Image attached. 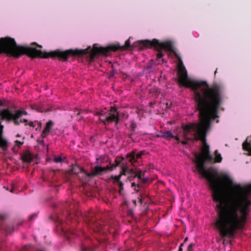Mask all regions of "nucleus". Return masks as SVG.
<instances>
[{
	"mask_svg": "<svg viewBox=\"0 0 251 251\" xmlns=\"http://www.w3.org/2000/svg\"><path fill=\"white\" fill-rule=\"evenodd\" d=\"M158 51H159L158 52V53L156 54L157 59L161 58L164 55V54L162 52H161L159 50H158Z\"/></svg>",
	"mask_w": 251,
	"mask_h": 251,
	"instance_id": "33",
	"label": "nucleus"
},
{
	"mask_svg": "<svg viewBox=\"0 0 251 251\" xmlns=\"http://www.w3.org/2000/svg\"><path fill=\"white\" fill-rule=\"evenodd\" d=\"M216 73H217V69L216 70V71H215V73H214V75H215Z\"/></svg>",
	"mask_w": 251,
	"mask_h": 251,
	"instance_id": "47",
	"label": "nucleus"
},
{
	"mask_svg": "<svg viewBox=\"0 0 251 251\" xmlns=\"http://www.w3.org/2000/svg\"><path fill=\"white\" fill-rule=\"evenodd\" d=\"M130 47V39L125 42L124 46L119 44H112L106 47H98L96 45L93 46V49L89 47L85 50H68L65 51L55 50L50 52H43L40 50L30 47V57L32 58H54L57 57L62 61H66L70 56L83 55L88 54L89 61L92 62L95 57L98 54L107 55L110 51H116L118 50H124Z\"/></svg>",
	"mask_w": 251,
	"mask_h": 251,
	"instance_id": "2",
	"label": "nucleus"
},
{
	"mask_svg": "<svg viewBox=\"0 0 251 251\" xmlns=\"http://www.w3.org/2000/svg\"><path fill=\"white\" fill-rule=\"evenodd\" d=\"M71 206H72V205H71V204H70V205H69V207H70V209H71V208H72Z\"/></svg>",
	"mask_w": 251,
	"mask_h": 251,
	"instance_id": "50",
	"label": "nucleus"
},
{
	"mask_svg": "<svg viewBox=\"0 0 251 251\" xmlns=\"http://www.w3.org/2000/svg\"><path fill=\"white\" fill-rule=\"evenodd\" d=\"M141 49L153 47L157 50H164L166 51H173V47L170 42H160L159 40L154 39L152 41L149 40H142L139 42Z\"/></svg>",
	"mask_w": 251,
	"mask_h": 251,
	"instance_id": "4",
	"label": "nucleus"
},
{
	"mask_svg": "<svg viewBox=\"0 0 251 251\" xmlns=\"http://www.w3.org/2000/svg\"><path fill=\"white\" fill-rule=\"evenodd\" d=\"M22 159L24 162L30 163L32 161V157L30 153H26L22 156Z\"/></svg>",
	"mask_w": 251,
	"mask_h": 251,
	"instance_id": "11",
	"label": "nucleus"
},
{
	"mask_svg": "<svg viewBox=\"0 0 251 251\" xmlns=\"http://www.w3.org/2000/svg\"><path fill=\"white\" fill-rule=\"evenodd\" d=\"M36 106H37L36 105L32 106V108L33 109H36L38 111H39V112H44V111H45V110L44 109V108L42 106H39V107H36Z\"/></svg>",
	"mask_w": 251,
	"mask_h": 251,
	"instance_id": "28",
	"label": "nucleus"
},
{
	"mask_svg": "<svg viewBox=\"0 0 251 251\" xmlns=\"http://www.w3.org/2000/svg\"><path fill=\"white\" fill-rule=\"evenodd\" d=\"M0 115L1 120L5 121L7 123L13 121L15 126H19L20 125V121L18 119L20 117H17V114L14 113L9 108H5L1 110L0 112Z\"/></svg>",
	"mask_w": 251,
	"mask_h": 251,
	"instance_id": "5",
	"label": "nucleus"
},
{
	"mask_svg": "<svg viewBox=\"0 0 251 251\" xmlns=\"http://www.w3.org/2000/svg\"><path fill=\"white\" fill-rule=\"evenodd\" d=\"M114 75V72H111V75H111V76H112V75Z\"/></svg>",
	"mask_w": 251,
	"mask_h": 251,
	"instance_id": "48",
	"label": "nucleus"
},
{
	"mask_svg": "<svg viewBox=\"0 0 251 251\" xmlns=\"http://www.w3.org/2000/svg\"><path fill=\"white\" fill-rule=\"evenodd\" d=\"M20 122L25 123V125H27V124L28 123V120L26 119H21Z\"/></svg>",
	"mask_w": 251,
	"mask_h": 251,
	"instance_id": "39",
	"label": "nucleus"
},
{
	"mask_svg": "<svg viewBox=\"0 0 251 251\" xmlns=\"http://www.w3.org/2000/svg\"><path fill=\"white\" fill-rule=\"evenodd\" d=\"M135 173H136V171L133 170V169L128 168L127 174H129L130 175V180H132L133 178H135Z\"/></svg>",
	"mask_w": 251,
	"mask_h": 251,
	"instance_id": "21",
	"label": "nucleus"
},
{
	"mask_svg": "<svg viewBox=\"0 0 251 251\" xmlns=\"http://www.w3.org/2000/svg\"><path fill=\"white\" fill-rule=\"evenodd\" d=\"M144 154L145 151H141L138 152L133 151L128 153L126 155V158L128 159V162L134 166V163L137 161L138 159L141 158L142 156Z\"/></svg>",
	"mask_w": 251,
	"mask_h": 251,
	"instance_id": "7",
	"label": "nucleus"
},
{
	"mask_svg": "<svg viewBox=\"0 0 251 251\" xmlns=\"http://www.w3.org/2000/svg\"><path fill=\"white\" fill-rule=\"evenodd\" d=\"M118 183L119 186V193L120 194H122L123 191L124 190V183L122 181Z\"/></svg>",
	"mask_w": 251,
	"mask_h": 251,
	"instance_id": "27",
	"label": "nucleus"
},
{
	"mask_svg": "<svg viewBox=\"0 0 251 251\" xmlns=\"http://www.w3.org/2000/svg\"><path fill=\"white\" fill-rule=\"evenodd\" d=\"M120 114H115V113H108V115L106 116V122L108 125L110 123L113 122H115V124L117 125L120 121Z\"/></svg>",
	"mask_w": 251,
	"mask_h": 251,
	"instance_id": "8",
	"label": "nucleus"
},
{
	"mask_svg": "<svg viewBox=\"0 0 251 251\" xmlns=\"http://www.w3.org/2000/svg\"><path fill=\"white\" fill-rule=\"evenodd\" d=\"M214 153H215V155L214 161L215 162H217V163L221 162V161L222 160V157L221 154L220 153H219V152L217 150H216L215 151Z\"/></svg>",
	"mask_w": 251,
	"mask_h": 251,
	"instance_id": "14",
	"label": "nucleus"
},
{
	"mask_svg": "<svg viewBox=\"0 0 251 251\" xmlns=\"http://www.w3.org/2000/svg\"><path fill=\"white\" fill-rule=\"evenodd\" d=\"M137 187L138 188V189L137 190V192L141 193V188H142V185L138 181L137 183H136L135 182H133L131 183V187Z\"/></svg>",
	"mask_w": 251,
	"mask_h": 251,
	"instance_id": "18",
	"label": "nucleus"
},
{
	"mask_svg": "<svg viewBox=\"0 0 251 251\" xmlns=\"http://www.w3.org/2000/svg\"><path fill=\"white\" fill-rule=\"evenodd\" d=\"M145 172H143L141 170H139L137 171H136L135 176V177H137L138 179L142 178V177H144L145 176Z\"/></svg>",
	"mask_w": 251,
	"mask_h": 251,
	"instance_id": "16",
	"label": "nucleus"
},
{
	"mask_svg": "<svg viewBox=\"0 0 251 251\" xmlns=\"http://www.w3.org/2000/svg\"><path fill=\"white\" fill-rule=\"evenodd\" d=\"M181 143L183 145H186L187 144V142L186 141H182Z\"/></svg>",
	"mask_w": 251,
	"mask_h": 251,
	"instance_id": "43",
	"label": "nucleus"
},
{
	"mask_svg": "<svg viewBox=\"0 0 251 251\" xmlns=\"http://www.w3.org/2000/svg\"><path fill=\"white\" fill-rule=\"evenodd\" d=\"M242 146L243 150L248 151L251 155V144L246 141L243 143Z\"/></svg>",
	"mask_w": 251,
	"mask_h": 251,
	"instance_id": "12",
	"label": "nucleus"
},
{
	"mask_svg": "<svg viewBox=\"0 0 251 251\" xmlns=\"http://www.w3.org/2000/svg\"><path fill=\"white\" fill-rule=\"evenodd\" d=\"M102 117H100L99 119V120L101 122H102L103 123V124L105 126H107L108 125V124H106V122H105L106 121V118L105 119H103L101 118Z\"/></svg>",
	"mask_w": 251,
	"mask_h": 251,
	"instance_id": "37",
	"label": "nucleus"
},
{
	"mask_svg": "<svg viewBox=\"0 0 251 251\" xmlns=\"http://www.w3.org/2000/svg\"><path fill=\"white\" fill-rule=\"evenodd\" d=\"M16 142V144L17 146H18L19 147H20L23 144V142H21L20 141H19L18 140H16L15 141Z\"/></svg>",
	"mask_w": 251,
	"mask_h": 251,
	"instance_id": "40",
	"label": "nucleus"
},
{
	"mask_svg": "<svg viewBox=\"0 0 251 251\" xmlns=\"http://www.w3.org/2000/svg\"><path fill=\"white\" fill-rule=\"evenodd\" d=\"M106 114H107V112H105L104 110L98 111L95 114L96 115L99 116L100 117H103V116H106Z\"/></svg>",
	"mask_w": 251,
	"mask_h": 251,
	"instance_id": "25",
	"label": "nucleus"
},
{
	"mask_svg": "<svg viewBox=\"0 0 251 251\" xmlns=\"http://www.w3.org/2000/svg\"><path fill=\"white\" fill-rule=\"evenodd\" d=\"M81 251H94V249L91 247H87L85 246L82 245L80 248Z\"/></svg>",
	"mask_w": 251,
	"mask_h": 251,
	"instance_id": "24",
	"label": "nucleus"
},
{
	"mask_svg": "<svg viewBox=\"0 0 251 251\" xmlns=\"http://www.w3.org/2000/svg\"><path fill=\"white\" fill-rule=\"evenodd\" d=\"M128 171V168L126 165H123L121 167V170L120 171V175H126L127 174Z\"/></svg>",
	"mask_w": 251,
	"mask_h": 251,
	"instance_id": "15",
	"label": "nucleus"
},
{
	"mask_svg": "<svg viewBox=\"0 0 251 251\" xmlns=\"http://www.w3.org/2000/svg\"><path fill=\"white\" fill-rule=\"evenodd\" d=\"M139 182L142 185V188L144 187V185H146L149 181L148 177H142V178L138 179Z\"/></svg>",
	"mask_w": 251,
	"mask_h": 251,
	"instance_id": "19",
	"label": "nucleus"
},
{
	"mask_svg": "<svg viewBox=\"0 0 251 251\" xmlns=\"http://www.w3.org/2000/svg\"><path fill=\"white\" fill-rule=\"evenodd\" d=\"M162 136L165 138H173L174 137V136L170 131H168L165 132H164L163 133Z\"/></svg>",
	"mask_w": 251,
	"mask_h": 251,
	"instance_id": "22",
	"label": "nucleus"
},
{
	"mask_svg": "<svg viewBox=\"0 0 251 251\" xmlns=\"http://www.w3.org/2000/svg\"><path fill=\"white\" fill-rule=\"evenodd\" d=\"M13 190H14V188H12V189L10 190V192H13Z\"/></svg>",
	"mask_w": 251,
	"mask_h": 251,
	"instance_id": "49",
	"label": "nucleus"
},
{
	"mask_svg": "<svg viewBox=\"0 0 251 251\" xmlns=\"http://www.w3.org/2000/svg\"><path fill=\"white\" fill-rule=\"evenodd\" d=\"M177 141L179 142V138L177 136H174V137Z\"/></svg>",
	"mask_w": 251,
	"mask_h": 251,
	"instance_id": "44",
	"label": "nucleus"
},
{
	"mask_svg": "<svg viewBox=\"0 0 251 251\" xmlns=\"http://www.w3.org/2000/svg\"><path fill=\"white\" fill-rule=\"evenodd\" d=\"M188 237H186L183 241V243H184V244L188 240Z\"/></svg>",
	"mask_w": 251,
	"mask_h": 251,
	"instance_id": "46",
	"label": "nucleus"
},
{
	"mask_svg": "<svg viewBox=\"0 0 251 251\" xmlns=\"http://www.w3.org/2000/svg\"><path fill=\"white\" fill-rule=\"evenodd\" d=\"M14 112L17 114V117H22L23 115H27L26 111L24 110H16Z\"/></svg>",
	"mask_w": 251,
	"mask_h": 251,
	"instance_id": "17",
	"label": "nucleus"
},
{
	"mask_svg": "<svg viewBox=\"0 0 251 251\" xmlns=\"http://www.w3.org/2000/svg\"><path fill=\"white\" fill-rule=\"evenodd\" d=\"M53 161L56 163H60L62 161V158L61 157L59 156L54 158Z\"/></svg>",
	"mask_w": 251,
	"mask_h": 251,
	"instance_id": "30",
	"label": "nucleus"
},
{
	"mask_svg": "<svg viewBox=\"0 0 251 251\" xmlns=\"http://www.w3.org/2000/svg\"><path fill=\"white\" fill-rule=\"evenodd\" d=\"M43 142H44V141H43V140H42V141H41V143H43Z\"/></svg>",
	"mask_w": 251,
	"mask_h": 251,
	"instance_id": "51",
	"label": "nucleus"
},
{
	"mask_svg": "<svg viewBox=\"0 0 251 251\" xmlns=\"http://www.w3.org/2000/svg\"><path fill=\"white\" fill-rule=\"evenodd\" d=\"M178 83L190 88L194 92L195 107L199 112L201 120L198 123H189L183 125V136L187 141L200 140L203 146L200 154L195 153L196 167L199 173L209 182L212 190L213 201L217 202L214 226L222 237H233L236 230L242 228L243 222L238 211L245 216L249 212L251 201V191L241 184H235L230 177L223 178L205 169L207 161L212 162L214 158L210 153L209 146L206 143V133L211 122L218 117V113L222 104L224 91V86L218 83L209 85L206 81L191 80L181 59L178 58Z\"/></svg>",
	"mask_w": 251,
	"mask_h": 251,
	"instance_id": "1",
	"label": "nucleus"
},
{
	"mask_svg": "<svg viewBox=\"0 0 251 251\" xmlns=\"http://www.w3.org/2000/svg\"><path fill=\"white\" fill-rule=\"evenodd\" d=\"M116 167L117 166H115V164H113L110 167L107 166L106 167H104V168H107V169H106V171L110 170L111 171L113 170L114 168H116Z\"/></svg>",
	"mask_w": 251,
	"mask_h": 251,
	"instance_id": "32",
	"label": "nucleus"
},
{
	"mask_svg": "<svg viewBox=\"0 0 251 251\" xmlns=\"http://www.w3.org/2000/svg\"><path fill=\"white\" fill-rule=\"evenodd\" d=\"M124 160L123 157H117L114 161L115 166H119L121 163V161Z\"/></svg>",
	"mask_w": 251,
	"mask_h": 251,
	"instance_id": "20",
	"label": "nucleus"
},
{
	"mask_svg": "<svg viewBox=\"0 0 251 251\" xmlns=\"http://www.w3.org/2000/svg\"><path fill=\"white\" fill-rule=\"evenodd\" d=\"M136 126V124L134 122L132 121L129 126V129L131 130V133L129 135V137L130 138H131L132 136L134 134Z\"/></svg>",
	"mask_w": 251,
	"mask_h": 251,
	"instance_id": "13",
	"label": "nucleus"
},
{
	"mask_svg": "<svg viewBox=\"0 0 251 251\" xmlns=\"http://www.w3.org/2000/svg\"><path fill=\"white\" fill-rule=\"evenodd\" d=\"M63 217L66 219L65 224L70 226V228H66L63 219L58 217V221L60 225V229L62 230L67 238L70 240L71 238V235H75V233L73 231L78 222V220H83L85 223L90 227L93 229L95 232H100L104 226L100 222L96 221V218L92 212H85L84 214L77 212L76 214H72L69 211L67 210L65 213L63 214Z\"/></svg>",
	"mask_w": 251,
	"mask_h": 251,
	"instance_id": "3",
	"label": "nucleus"
},
{
	"mask_svg": "<svg viewBox=\"0 0 251 251\" xmlns=\"http://www.w3.org/2000/svg\"><path fill=\"white\" fill-rule=\"evenodd\" d=\"M53 124L54 123L51 120H50L46 123V126L41 134V137L42 138H45L48 136L50 132V130Z\"/></svg>",
	"mask_w": 251,
	"mask_h": 251,
	"instance_id": "9",
	"label": "nucleus"
},
{
	"mask_svg": "<svg viewBox=\"0 0 251 251\" xmlns=\"http://www.w3.org/2000/svg\"><path fill=\"white\" fill-rule=\"evenodd\" d=\"M5 218V216L4 215H0V219L4 220Z\"/></svg>",
	"mask_w": 251,
	"mask_h": 251,
	"instance_id": "45",
	"label": "nucleus"
},
{
	"mask_svg": "<svg viewBox=\"0 0 251 251\" xmlns=\"http://www.w3.org/2000/svg\"><path fill=\"white\" fill-rule=\"evenodd\" d=\"M37 216V214L36 213H34L32 215H31L29 217V220L30 221H32V220H33Z\"/></svg>",
	"mask_w": 251,
	"mask_h": 251,
	"instance_id": "36",
	"label": "nucleus"
},
{
	"mask_svg": "<svg viewBox=\"0 0 251 251\" xmlns=\"http://www.w3.org/2000/svg\"><path fill=\"white\" fill-rule=\"evenodd\" d=\"M33 44V45H36V46H37V47H39V48H42V46L38 45L36 43L34 42V43H33V44Z\"/></svg>",
	"mask_w": 251,
	"mask_h": 251,
	"instance_id": "42",
	"label": "nucleus"
},
{
	"mask_svg": "<svg viewBox=\"0 0 251 251\" xmlns=\"http://www.w3.org/2000/svg\"><path fill=\"white\" fill-rule=\"evenodd\" d=\"M122 176L121 175H118V176H113V175H112L111 176V178L112 179H114L116 182H117V183H119L120 182H121V181L120 180V179H121V177Z\"/></svg>",
	"mask_w": 251,
	"mask_h": 251,
	"instance_id": "23",
	"label": "nucleus"
},
{
	"mask_svg": "<svg viewBox=\"0 0 251 251\" xmlns=\"http://www.w3.org/2000/svg\"><path fill=\"white\" fill-rule=\"evenodd\" d=\"M109 113H115V114H120L117 108L115 107L111 106L110 112Z\"/></svg>",
	"mask_w": 251,
	"mask_h": 251,
	"instance_id": "26",
	"label": "nucleus"
},
{
	"mask_svg": "<svg viewBox=\"0 0 251 251\" xmlns=\"http://www.w3.org/2000/svg\"><path fill=\"white\" fill-rule=\"evenodd\" d=\"M38 127L36 128V130H40L41 128L42 124L40 122L38 123L37 122Z\"/></svg>",
	"mask_w": 251,
	"mask_h": 251,
	"instance_id": "38",
	"label": "nucleus"
},
{
	"mask_svg": "<svg viewBox=\"0 0 251 251\" xmlns=\"http://www.w3.org/2000/svg\"><path fill=\"white\" fill-rule=\"evenodd\" d=\"M194 245L193 243H191L187 247V251H192Z\"/></svg>",
	"mask_w": 251,
	"mask_h": 251,
	"instance_id": "35",
	"label": "nucleus"
},
{
	"mask_svg": "<svg viewBox=\"0 0 251 251\" xmlns=\"http://www.w3.org/2000/svg\"><path fill=\"white\" fill-rule=\"evenodd\" d=\"M116 167L117 166H115V164H113L110 167L107 166L106 167H104V168H107V169H106V171L110 170L111 171L113 170L114 168H116Z\"/></svg>",
	"mask_w": 251,
	"mask_h": 251,
	"instance_id": "31",
	"label": "nucleus"
},
{
	"mask_svg": "<svg viewBox=\"0 0 251 251\" xmlns=\"http://www.w3.org/2000/svg\"><path fill=\"white\" fill-rule=\"evenodd\" d=\"M36 121H35V122L31 121V122H29L27 124V125H29L30 126L34 127L36 126Z\"/></svg>",
	"mask_w": 251,
	"mask_h": 251,
	"instance_id": "34",
	"label": "nucleus"
},
{
	"mask_svg": "<svg viewBox=\"0 0 251 251\" xmlns=\"http://www.w3.org/2000/svg\"><path fill=\"white\" fill-rule=\"evenodd\" d=\"M183 245H184V243H182L180 244V245L179 247L178 251H183L182 247Z\"/></svg>",
	"mask_w": 251,
	"mask_h": 251,
	"instance_id": "41",
	"label": "nucleus"
},
{
	"mask_svg": "<svg viewBox=\"0 0 251 251\" xmlns=\"http://www.w3.org/2000/svg\"><path fill=\"white\" fill-rule=\"evenodd\" d=\"M91 172H86V175L89 177H94L98 176H101L104 172L106 171L107 168L102 167L100 166L97 165L94 168H91Z\"/></svg>",
	"mask_w": 251,
	"mask_h": 251,
	"instance_id": "6",
	"label": "nucleus"
},
{
	"mask_svg": "<svg viewBox=\"0 0 251 251\" xmlns=\"http://www.w3.org/2000/svg\"><path fill=\"white\" fill-rule=\"evenodd\" d=\"M127 214L128 216L132 218L134 215V211L132 209H130L127 211Z\"/></svg>",
	"mask_w": 251,
	"mask_h": 251,
	"instance_id": "29",
	"label": "nucleus"
},
{
	"mask_svg": "<svg viewBox=\"0 0 251 251\" xmlns=\"http://www.w3.org/2000/svg\"><path fill=\"white\" fill-rule=\"evenodd\" d=\"M70 172L74 174H77L80 172H82L86 175V172H87L83 168L80 167L79 166L75 165H73L70 170Z\"/></svg>",
	"mask_w": 251,
	"mask_h": 251,
	"instance_id": "10",
	"label": "nucleus"
}]
</instances>
